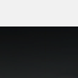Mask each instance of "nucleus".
<instances>
[{"label": "nucleus", "instance_id": "f257e3e1", "mask_svg": "<svg viewBox=\"0 0 78 78\" xmlns=\"http://www.w3.org/2000/svg\"><path fill=\"white\" fill-rule=\"evenodd\" d=\"M0 28H8V27H0Z\"/></svg>", "mask_w": 78, "mask_h": 78}]
</instances>
